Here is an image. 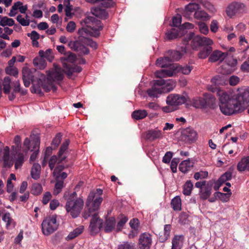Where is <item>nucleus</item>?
<instances>
[{"label":"nucleus","mask_w":249,"mask_h":249,"mask_svg":"<svg viewBox=\"0 0 249 249\" xmlns=\"http://www.w3.org/2000/svg\"><path fill=\"white\" fill-rule=\"evenodd\" d=\"M198 27L200 32L204 35H207L209 32V28L207 25L203 22H199Z\"/></svg>","instance_id":"59"},{"label":"nucleus","mask_w":249,"mask_h":249,"mask_svg":"<svg viewBox=\"0 0 249 249\" xmlns=\"http://www.w3.org/2000/svg\"><path fill=\"white\" fill-rule=\"evenodd\" d=\"M194 17L196 19L207 20L210 18L209 15L203 10H197L194 14Z\"/></svg>","instance_id":"41"},{"label":"nucleus","mask_w":249,"mask_h":249,"mask_svg":"<svg viewBox=\"0 0 249 249\" xmlns=\"http://www.w3.org/2000/svg\"><path fill=\"white\" fill-rule=\"evenodd\" d=\"M213 186V182L212 181H208L207 185L201 188L199 191V196L201 199L206 200L211 196Z\"/></svg>","instance_id":"17"},{"label":"nucleus","mask_w":249,"mask_h":249,"mask_svg":"<svg viewBox=\"0 0 249 249\" xmlns=\"http://www.w3.org/2000/svg\"><path fill=\"white\" fill-rule=\"evenodd\" d=\"M237 167L239 171H244L245 170H249V157H245L242 158L238 163Z\"/></svg>","instance_id":"28"},{"label":"nucleus","mask_w":249,"mask_h":249,"mask_svg":"<svg viewBox=\"0 0 249 249\" xmlns=\"http://www.w3.org/2000/svg\"><path fill=\"white\" fill-rule=\"evenodd\" d=\"M33 77L34 75L30 69L28 68H24L23 69L22 79L24 86L26 87H28L32 82L33 85L31 89V92L40 95H42L43 93L41 90V81H42L41 74L38 80H34Z\"/></svg>","instance_id":"5"},{"label":"nucleus","mask_w":249,"mask_h":249,"mask_svg":"<svg viewBox=\"0 0 249 249\" xmlns=\"http://www.w3.org/2000/svg\"><path fill=\"white\" fill-rule=\"evenodd\" d=\"M40 165L37 163H34L31 170L32 178L35 180H37L40 178Z\"/></svg>","instance_id":"25"},{"label":"nucleus","mask_w":249,"mask_h":249,"mask_svg":"<svg viewBox=\"0 0 249 249\" xmlns=\"http://www.w3.org/2000/svg\"><path fill=\"white\" fill-rule=\"evenodd\" d=\"M83 206L84 200L81 197H79L74 200H67L66 209L73 218H76L80 214Z\"/></svg>","instance_id":"10"},{"label":"nucleus","mask_w":249,"mask_h":249,"mask_svg":"<svg viewBox=\"0 0 249 249\" xmlns=\"http://www.w3.org/2000/svg\"><path fill=\"white\" fill-rule=\"evenodd\" d=\"M152 244L151 235L148 233H143L140 236L139 240L140 249H149Z\"/></svg>","instance_id":"16"},{"label":"nucleus","mask_w":249,"mask_h":249,"mask_svg":"<svg viewBox=\"0 0 249 249\" xmlns=\"http://www.w3.org/2000/svg\"><path fill=\"white\" fill-rule=\"evenodd\" d=\"M181 136L184 141L193 142L196 140L197 134L193 128L187 127L182 131Z\"/></svg>","instance_id":"15"},{"label":"nucleus","mask_w":249,"mask_h":249,"mask_svg":"<svg viewBox=\"0 0 249 249\" xmlns=\"http://www.w3.org/2000/svg\"><path fill=\"white\" fill-rule=\"evenodd\" d=\"M70 141L69 140H66L61 145L58 156H62L65 151L67 149L68 145H69Z\"/></svg>","instance_id":"62"},{"label":"nucleus","mask_w":249,"mask_h":249,"mask_svg":"<svg viewBox=\"0 0 249 249\" xmlns=\"http://www.w3.org/2000/svg\"><path fill=\"white\" fill-rule=\"evenodd\" d=\"M127 220L128 218L127 217H122L117 224L116 228V231L118 232L121 231L122 230L123 227L124 226L125 224L127 221Z\"/></svg>","instance_id":"54"},{"label":"nucleus","mask_w":249,"mask_h":249,"mask_svg":"<svg viewBox=\"0 0 249 249\" xmlns=\"http://www.w3.org/2000/svg\"><path fill=\"white\" fill-rule=\"evenodd\" d=\"M32 40V44L35 46H37L38 44V40L39 38V35L35 31H33L27 34Z\"/></svg>","instance_id":"48"},{"label":"nucleus","mask_w":249,"mask_h":249,"mask_svg":"<svg viewBox=\"0 0 249 249\" xmlns=\"http://www.w3.org/2000/svg\"><path fill=\"white\" fill-rule=\"evenodd\" d=\"M103 201L101 196L96 195L94 192H90L86 202L84 212L82 214L85 219L88 218L94 213H97L100 206Z\"/></svg>","instance_id":"4"},{"label":"nucleus","mask_w":249,"mask_h":249,"mask_svg":"<svg viewBox=\"0 0 249 249\" xmlns=\"http://www.w3.org/2000/svg\"><path fill=\"white\" fill-rule=\"evenodd\" d=\"M170 61L168 56L160 58L156 61V65L161 68L167 67L164 70H169L170 66L173 64H170Z\"/></svg>","instance_id":"24"},{"label":"nucleus","mask_w":249,"mask_h":249,"mask_svg":"<svg viewBox=\"0 0 249 249\" xmlns=\"http://www.w3.org/2000/svg\"><path fill=\"white\" fill-rule=\"evenodd\" d=\"M5 72L7 74L16 77L18 73V70L15 67H7L5 69Z\"/></svg>","instance_id":"57"},{"label":"nucleus","mask_w":249,"mask_h":249,"mask_svg":"<svg viewBox=\"0 0 249 249\" xmlns=\"http://www.w3.org/2000/svg\"><path fill=\"white\" fill-rule=\"evenodd\" d=\"M166 37L168 39H173L182 36V33L178 29L172 28L170 30L168 31L166 33Z\"/></svg>","instance_id":"30"},{"label":"nucleus","mask_w":249,"mask_h":249,"mask_svg":"<svg viewBox=\"0 0 249 249\" xmlns=\"http://www.w3.org/2000/svg\"><path fill=\"white\" fill-rule=\"evenodd\" d=\"M22 4V2L20 1H17L15 2L11 7L9 15L10 17L15 16L17 13V11L19 9L21 5Z\"/></svg>","instance_id":"52"},{"label":"nucleus","mask_w":249,"mask_h":249,"mask_svg":"<svg viewBox=\"0 0 249 249\" xmlns=\"http://www.w3.org/2000/svg\"><path fill=\"white\" fill-rule=\"evenodd\" d=\"M116 225V220L114 217H111L107 219L106 221L105 226V231L106 232H110L115 229Z\"/></svg>","instance_id":"27"},{"label":"nucleus","mask_w":249,"mask_h":249,"mask_svg":"<svg viewBox=\"0 0 249 249\" xmlns=\"http://www.w3.org/2000/svg\"><path fill=\"white\" fill-rule=\"evenodd\" d=\"M179 162V159L178 158H174L171 161V169L173 173H176L177 171V165Z\"/></svg>","instance_id":"64"},{"label":"nucleus","mask_w":249,"mask_h":249,"mask_svg":"<svg viewBox=\"0 0 249 249\" xmlns=\"http://www.w3.org/2000/svg\"><path fill=\"white\" fill-rule=\"evenodd\" d=\"M15 145L12 147L11 156H21L22 147L20 145L21 139L18 135L15 136L14 140Z\"/></svg>","instance_id":"22"},{"label":"nucleus","mask_w":249,"mask_h":249,"mask_svg":"<svg viewBox=\"0 0 249 249\" xmlns=\"http://www.w3.org/2000/svg\"><path fill=\"white\" fill-rule=\"evenodd\" d=\"M199 9V5L196 3H190L186 6L183 13V16L187 18H190V15L193 12H196Z\"/></svg>","instance_id":"23"},{"label":"nucleus","mask_w":249,"mask_h":249,"mask_svg":"<svg viewBox=\"0 0 249 249\" xmlns=\"http://www.w3.org/2000/svg\"><path fill=\"white\" fill-rule=\"evenodd\" d=\"M162 137L163 134L162 131L157 128L149 130L145 134V139L150 141L160 139L162 138Z\"/></svg>","instance_id":"20"},{"label":"nucleus","mask_w":249,"mask_h":249,"mask_svg":"<svg viewBox=\"0 0 249 249\" xmlns=\"http://www.w3.org/2000/svg\"><path fill=\"white\" fill-rule=\"evenodd\" d=\"M61 61L63 64L64 71L69 76H71L74 72L79 73L82 71L81 67L73 64L76 61V56L71 53H69L66 57H62Z\"/></svg>","instance_id":"8"},{"label":"nucleus","mask_w":249,"mask_h":249,"mask_svg":"<svg viewBox=\"0 0 249 249\" xmlns=\"http://www.w3.org/2000/svg\"><path fill=\"white\" fill-rule=\"evenodd\" d=\"M193 184L191 180H187L183 186V193L186 196H190L192 193Z\"/></svg>","instance_id":"45"},{"label":"nucleus","mask_w":249,"mask_h":249,"mask_svg":"<svg viewBox=\"0 0 249 249\" xmlns=\"http://www.w3.org/2000/svg\"><path fill=\"white\" fill-rule=\"evenodd\" d=\"M41 77L42 88L46 92L51 89L54 91L56 90L54 82L63 79V71L60 67L54 65V69L52 71H47V77L43 74H41Z\"/></svg>","instance_id":"3"},{"label":"nucleus","mask_w":249,"mask_h":249,"mask_svg":"<svg viewBox=\"0 0 249 249\" xmlns=\"http://www.w3.org/2000/svg\"><path fill=\"white\" fill-rule=\"evenodd\" d=\"M181 22V17L180 15L178 14L172 19V26L174 27H178L180 26Z\"/></svg>","instance_id":"60"},{"label":"nucleus","mask_w":249,"mask_h":249,"mask_svg":"<svg viewBox=\"0 0 249 249\" xmlns=\"http://www.w3.org/2000/svg\"><path fill=\"white\" fill-rule=\"evenodd\" d=\"M246 11V6L243 3L233 2L227 7L226 13L228 16L232 17L235 15L242 14L245 13Z\"/></svg>","instance_id":"12"},{"label":"nucleus","mask_w":249,"mask_h":249,"mask_svg":"<svg viewBox=\"0 0 249 249\" xmlns=\"http://www.w3.org/2000/svg\"><path fill=\"white\" fill-rule=\"evenodd\" d=\"M227 53H223L219 50L213 51L209 58L210 62L222 61L228 55Z\"/></svg>","instance_id":"21"},{"label":"nucleus","mask_w":249,"mask_h":249,"mask_svg":"<svg viewBox=\"0 0 249 249\" xmlns=\"http://www.w3.org/2000/svg\"><path fill=\"white\" fill-rule=\"evenodd\" d=\"M64 187V181L63 180H59L56 179V181L55 184L53 194L55 195H58L62 191V188Z\"/></svg>","instance_id":"50"},{"label":"nucleus","mask_w":249,"mask_h":249,"mask_svg":"<svg viewBox=\"0 0 249 249\" xmlns=\"http://www.w3.org/2000/svg\"><path fill=\"white\" fill-rule=\"evenodd\" d=\"M15 24L14 20L11 18L7 17H1L0 24L1 26L5 27L6 26H12Z\"/></svg>","instance_id":"43"},{"label":"nucleus","mask_w":249,"mask_h":249,"mask_svg":"<svg viewBox=\"0 0 249 249\" xmlns=\"http://www.w3.org/2000/svg\"><path fill=\"white\" fill-rule=\"evenodd\" d=\"M193 166V162L189 160H184L179 164V169L181 172L186 173Z\"/></svg>","instance_id":"29"},{"label":"nucleus","mask_w":249,"mask_h":249,"mask_svg":"<svg viewBox=\"0 0 249 249\" xmlns=\"http://www.w3.org/2000/svg\"><path fill=\"white\" fill-rule=\"evenodd\" d=\"M12 218L9 213H6L2 216V220L6 223V227L8 228L10 225L12 221Z\"/></svg>","instance_id":"63"},{"label":"nucleus","mask_w":249,"mask_h":249,"mask_svg":"<svg viewBox=\"0 0 249 249\" xmlns=\"http://www.w3.org/2000/svg\"><path fill=\"white\" fill-rule=\"evenodd\" d=\"M42 230L43 234L49 235L56 231L58 224L56 222V217L52 215L46 218L42 223Z\"/></svg>","instance_id":"11"},{"label":"nucleus","mask_w":249,"mask_h":249,"mask_svg":"<svg viewBox=\"0 0 249 249\" xmlns=\"http://www.w3.org/2000/svg\"><path fill=\"white\" fill-rule=\"evenodd\" d=\"M158 82L162 87L163 92H168L173 90L176 86V82L171 79L164 80L163 79L158 80Z\"/></svg>","instance_id":"19"},{"label":"nucleus","mask_w":249,"mask_h":249,"mask_svg":"<svg viewBox=\"0 0 249 249\" xmlns=\"http://www.w3.org/2000/svg\"><path fill=\"white\" fill-rule=\"evenodd\" d=\"M13 30L8 27L0 28V37L4 39L9 40V35L13 33Z\"/></svg>","instance_id":"34"},{"label":"nucleus","mask_w":249,"mask_h":249,"mask_svg":"<svg viewBox=\"0 0 249 249\" xmlns=\"http://www.w3.org/2000/svg\"><path fill=\"white\" fill-rule=\"evenodd\" d=\"M61 157H51L49 161V165L51 170L53 169L56 163L59 164L62 160H64L66 157H63V158H61Z\"/></svg>","instance_id":"42"},{"label":"nucleus","mask_w":249,"mask_h":249,"mask_svg":"<svg viewBox=\"0 0 249 249\" xmlns=\"http://www.w3.org/2000/svg\"><path fill=\"white\" fill-rule=\"evenodd\" d=\"M3 161V167L10 168L14 163L13 157H0V161Z\"/></svg>","instance_id":"40"},{"label":"nucleus","mask_w":249,"mask_h":249,"mask_svg":"<svg viewBox=\"0 0 249 249\" xmlns=\"http://www.w3.org/2000/svg\"><path fill=\"white\" fill-rule=\"evenodd\" d=\"M170 231L171 225L169 224L165 225L164 228V233L159 236V240L160 242L163 243L167 240L170 235Z\"/></svg>","instance_id":"36"},{"label":"nucleus","mask_w":249,"mask_h":249,"mask_svg":"<svg viewBox=\"0 0 249 249\" xmlns=\"http://www.w3.org/2000/svg\"><path fill=\"white\" fill-rule=\"evenodd\" d=\"M204 46V47L198 53V57L201 59L206 58L212 52V48L211 47V45Z\"/></svg>","instance_id":"33"},{"label":"nucleus","mask_w":249,"mask_h":249,"mask_svg":"<svg viewBox=\"0 0 249 249\" xmlns=\"http://www.w3.org/2000/svg\"><path fill=\"white\" fill-rule=\"evenodd\" d=\"M86 26L83 27L78 30V34L84 37V43L87 46H89L94 49L97 47V43L91 39L85 37L86 35H89L97 37L100 35V31L103 29V25L100 20L95 17L88 16L85 19Z\"/></svg>","instance_id":"2"},{"label":"nucleus","mask_w":249,"mask_h":249,"mask_svg":"<svg viewBox=\"0 0 249 249\" xmlns=\"http://www.w3.org/2000/svg\"><path fill=\"white\" fill-rule=\"evenodd\" d=\"M39 55L44 59L45 58L50 62H52L54 58L52 50L51 49H49L45 52L42 50L39 51Z\"/></svg>","instance_id":"32"},{"label":"nucleus","mask_w":249,"mask_h":249,"mask_svg":"<svg viewBox=\"0 0 249 249\" xmlns=\"http://www.w3.org/2000/svg\"><path fill=\"white\" fill-rule=\"evenodd\" d=\"M147 93L151 97H158L160 94L163 93L162 87L158 82V80L155 81L153 86L147 90Z\"/></svg>","instance_id":"18"},{"label":"nucleus","mask_w":249,"mask_h":249,"mask_svg":"<svg viewBox=\"0 0 249 249\" xmlns=\"http://www.w3.org/2000/svg\"><path fill=\"white\" fill-rule=\"evenodd\" d=\"M42 191V187L40 184L35 183L33 184L32 189V194L34 195H38Z\"/></svg>","instance_id":"53"},{"label":"nucleus","mask_w":249,"mask_h":249,"mask_svg":"<svg viewBox=\"0 0 249 249\" xmlns=\"http://www.w3.org/2000/svg\"><path fill=\"white\" fill-rule=\"evenodd\" d=\"M16 19L19 23L23 26H27L30 24V19H25L22 15H18Z\"/></svg>","instance_id":"56"},{"label":"nucleus","mask_w":249,"mask_h":249,"mask_svg":"<svg viewBox=\"0 0 249 249\" xmlns=\"http://www.w3.org/2000/svg\"><path fill=\"white\" fill-rule=\"evenodd\" d=\"M117 249H136V247L134 243L124 241L118 246Z\"/></svg>","instance_id":"47"},{"label":"nucleus","mask_w":249,"mask_h":249,"mask_svg":"<svg viewBox=\"0 0 249 249\" xmlns=\"http://www.w3.org/2000/svg\"><path fill=\"white\" fill-rule=\"evenodd\" d=\"M186 102L184 96L178 94H170L166 99V103L171 106H178Z\"/></svg>","instance_id":"14"},{"label":"nucleus","mask_w":249,"mask_h":249,"mask_svg":"<svg viewBox=\"0 0 249 249\" xmlns=\"http://www.w3.org/2000/svg\"><path fill=\"white\" fill-rule=\"evenodd\" d=\"M61 140V136L60 134H57L55 138L53 139L52 142V146L53 147V149L55 148L58 146L60 143Z\"/></svg>","instance_id":"61"},{"label":"nucleus","mask_w":249,"mask_h":249,"mask_svg":"<svg viewBox=\"0 0 249 249\" xmlns=\"http://www.w3.org/2000/svg\"><path fill=\"white\" fill-rule=\"evenodd\" d=\"M40 139L37 135H31L29 138H26L23 143L20 155L37 156L39 152Z\"/></svg>","instance_id":"6"},{"label":"nucleus","mask_w":249,"mask_h":249,"mask_svg":"<svg viewBox=\"0 0 249 249\" xmlns=\"http://www.w3.org/2000/svg\"><path fill=\"white\" fill-rule=\"evenodd\" d=\"M243 104L249 102V87L246 89L243 93L238 94Z\"/></svg>","instance_id":"51"},{"label":"nucleus","mask_w":249,"mask_h":249,"mask_svg":"<svg viewBox=\"0 0 249 249\" xmlns=\"http://www.w3.org/2000/svg\"><path fill=\"white\" fill-rule=\"evenodd\" d=\"M211 83L208 86V89L213 92H216L220 102L219 107L223 114L231 115L243 110V104L238 94H229L218 87L226 83L223 76L217 75L214 77L211 80Z\"/></svg>","instance_id":"1"},{"label":"nucleus","mask_w":249,"mask_h":249,"mask_svg":"<svg viewBox=\"0 0 249 249\" xmlns=\"http://www.w3.org/2000/svg\"><path fill=\"white\" fill-rule=\"evenodd\" d=\"M74 47L76 48L75 49L77 51H80V53L83 54H87L89 53V50L84 46L80 45L78 42H75L74 43Z\"/></svg>","instance_id":"55"},{"label":"nucleus","mask_w":249,"mask_h":249,"mask_svg":"<svg viewBox=\"0 0 249 249\" xmlns=\"http://www.w3.org/2000/svg\"><path fill=\"white\" fill-rule=\"evenodd\" d=\"M192 104L196 108H204L206 106V102L203 98L196 97L193 99Z\"/></svg>","instance_id":"35"},{"label":"nucleus","mask_w":249,"mask_h":249,"mask_svg":"<svg viewBox=\"0 0 249 249\" xmlns=\"http://www.w3.org/2000/svg\"><path fill=\"white\" fill-rule=\"evenodd\" d=\"M11 80L9 76H6L4 78L3 81V91L5 93H9L11 90L10 84Z\"/></svg>","instance_id":"44"},{"label":"nucleus","mask_w":249,"mask_h":249,"mask_svg":"<svg viewBox=\"0 0 249 249\" xmlns=\"http://www.w3.org/2000/svg\"><path fill=\"white\" fill-rule=\"evenodd\" d=\"M148 113L145 110H137L133 112L132 117L136 120H140L144 118Z\"/></svg>","instance_id":"38"},{"label":"nucleus","mask_w":249,"mask_h":249,"mask_svg":"<svg viewBox=\"0 0 249 249\" xmlns=\"http://www.w3.org/2000/svg\"><path fill=\"white\" fill-rule=\"evenodd\" d=\"M231 176L232 172L228 171L221 176V177L218 179L217 182L221 185L226 181L231 180Z\"/></svg>","instance_id":"46"},{"label":"nucleus","mask_w":249,"mask_h":249,"mask_svg":"<svg viewBox=\"0 0 249 249\" xmlns=\"http://www.w3.org/2000/svg\"><path fill=\"white\" fill-rule=\"evenodd\" d=\"M193 69V67L190 65L184 66L178 65L173 64L170 66L169 70H161L155 72V75L157 77L161 78L171 77L176 72H181L183 74H189Z\"/></svg>","instance_id":"7"},{"label":"nucleus","mask_w":249,"mask_h":249,"mask_svg":"<svg viewBox=\"0 0 249 249\" xmlns=\"http://www.w3.org/2000/svg\"><path fill=\"white\" fill-rule=\"evenodd\" d=\"M91 216L89 229L91 234L98 233L103 225V220L98 216V213H94Z\"/></svg>","instance_id":"13"},{"label":"nucleus","mask_w":249,"mask_h":249,"mask_svg":"<svg viewBox=\"0 0 249 249\" xmlns=\"http://www.w3.org/2000/svg\"><path fill=\"white\" fill-rule=\"evenodd\" d=\"M190 40H191V48L194 50H197L200 46L212 45L213 43L211 39L200 36H195L193 33L188 35L187 40L185 39L184 41V44L188 43Z\"/></svg>","instance_id":"9"},{"label":"nucleus","mask_w":249,"mask_h":249,"mask_svg":"<svg viewBox=\"0 0 249 249\" xmlns=\"http://www.w3.org/2000/svg\"><path fill=\"white\" fill-rule=\"evenodd\" d=\"M92 14L96 17H98L103 19H106L108 16V14L105 9L100 8V7H95L91 10Z\"/></svg>","instance_id":"26"},{"label":"nucleus","mask_w":249,"mask_h":249,"mask_svg":"<svg viewBox=\"0 0 249 249\" xmlns=\"http://www.w3.org/2000/svg\"><path fill=\"white\" fill-rule=\"evenodd\" d=\"M171 204L175 211H180L181 210V201L179 196H175L171 201Z\"/></svg>","instance_id":"39"},{"label":"nucleus","mask_w":249,"mask_h":249,"mask_svg":"<svg viewBox=\"0 0 249 249\" xmlns=\"http://www.w3.org/2000/svg\"><path fill=\"white\" fill-rule=\"evenodd\" d=\"M34 65L37 69L43 70L45 68L46 66V63L45 59L40 56L36 57L33 60Z\"/></svg>","instance_id":"31"},{"label":"nucleus","mask_w":249,"mask_h":249,"mask_svg":"<svg viewBox=\"0 0 249 249\" xmlns=\"http://www.w3.org/2000/svg\"><path fill=\"white\" fill-rule=\"evenodd\" d=\"M208 176V172L207 171H201L200 172H196L194 174V178L196 180L199 179H203L206 178Z\"/></svg>","instance_id":"58"},{"label":"nucleus","mask_w":249,"mask_h":249,"mask_svg":"<svg viewBox=\"0 0 249 249\" xmlns=\"http://www.w3.org/2000/svg\"><path fill=\"white\" fill-rule=\"evenodd\" d=\"M168 53L170 55L169 57L170 62L178 60L182 56V54L180 52L176 51H169Z\"/></svg>","instance_id":"49"},{"label":"nucleus","mask_w":249,"mask_h":249,"mask_svg":"<svg viewBox=\"0 0 249 249\" xmlns=\"http://www.w3.org/2000/svg\"><path fill=\"white\" fill-rule=\"evenodd\" d=\"M180 236H175L172 240V249H181L183 245V241Z\"/></svg>","instance_id":"37"}]
</instances>
